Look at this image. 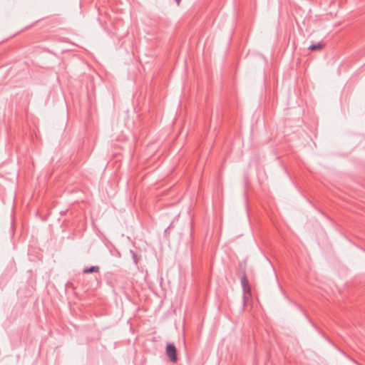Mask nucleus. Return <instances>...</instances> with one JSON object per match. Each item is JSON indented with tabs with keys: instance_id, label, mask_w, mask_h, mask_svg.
Returning <instances> with one entry per match:
<instances>
[{
	"instance_id": "nucleus-2",
	"label": "nucleus",
	"mask_w": 365,
	"mask_h": 365,
	"mask_svg": "<svg viewBox=\"0 0 365 365\" xmlns=\"http://www.w3.org/2000/svg\"><path fill=\"white\" fill-rule=\"evenodd\" d=\"M166 353L172 362L175 363L177 361V349L173 344H168Z\"/></svg>"
},
{
	"instance_id": "nucleus-3",
	"label": "nucleus",
	"mask_w": 365,
	"mask_h": 365,
	"mask_svg": "<svg viewBox=\"0 0 365 365\" xmlns=\"http://www.w3.org/2000/svg\"><path fill=\"white\" fill-rule=\"evenodd\" d=\"M325 44L322 42H319L317 43H313L309 46V49L311 51H319L322 50L324 47Z\"/></svg>"
},
{
	"instance_id": "nucleus-1",
	"label": "nucleus",
	"mask_w": 365,
	"mask_h": 365,
	"mask_svg": "<svg viewBox=\"0 0 365 365\" xmlns=\"http://www.w3.org/2000/svg\"><path fill=\"white\" fill-rule=\"evenodd\" d=\"M241 283L244 290V302L245 304L250 299L251 296V288L245 272L241 277Z\"/></svg>"
},
{
	"instance_id": "nucleus-4",
	"label": "nucleus",
	"mask_w": 365,
	"mask_h": 365,
	"mask_svg": "<svg viewBox=\"0 0 365 365\" xmlns=\"http://www.w3.org/2000/svg\"><path fill=\"white\" fill-rule=\"evenodd\" d=\"M98 270H99V267L97 266H94V267H91L89 269H86L83 271V272L85 274H89V273H92V272H98Z\"/></svg>"
},
{
	"instance_id": "nucleus-5",
	"label": "nucleus",
	"mask_w": 365,
	"mask_h": 365,
	"mask_svg": "<svg viewBox=\"0 0 365 365\" xmlns=\"http://www.w3.org/2000/svg\"><path fill=\"white\" fill-rule=\"evenodd\" d=\"M175 1L177 2L178 4H179L181 1V0H175Z\"/></svg>"
}]
</instances>
